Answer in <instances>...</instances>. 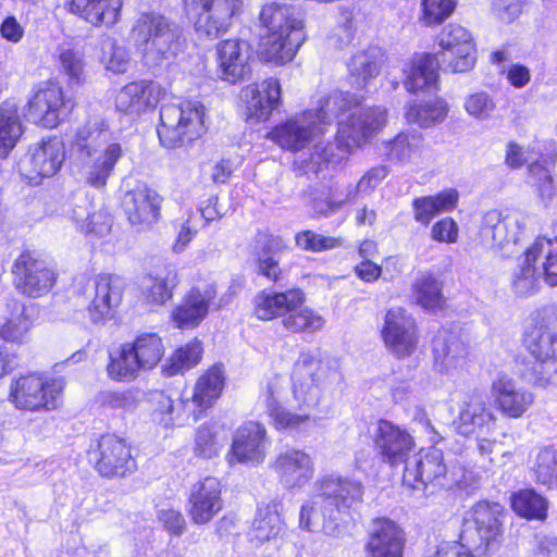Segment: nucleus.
<instances>
[{
	"mask_svg": "<svg viewBox=\"0 0 557 557\" xmlns=\"http://www.w3.org/2000/svg\"><path fill=\"white\" fill-rule=\"evenodd\" d=\"M314 117L322 124L337 119L334 143L350 156L382 133L388 123V111L382 106H367L362 96L338 91L319 99Z\"/></svg>",
	"mask_w": 557,
	"mask_h": 557,
	"instance_id": "f257e3e1",
	"label": "nucleus"
},
{
	"mask_svg": "<svg viewBox=\"0 0 557 557\" xmlns=\"http://www.w3.org/2000/svg\"><path fill=\"white\" fill-rule=\"evenodd\" d=\"M259 21L268 29L258 41L259 60L276 66L290 63L307 40L305 21L297 8L287 3H267L260 10Z\"/></svg>",
	"mask_w": 557,
	"mask_h": 557,
	"instance_id": "f03ea898",
	"label": "nucleus"
},
{
	"mask_svg": "<svg viewBox=\"0 0 557 557\" xmlns=\"http://www.w3.org/2000/svg\"><path fill=\"white\" fill-rule=\"evenodd\" d=\"M124 298V287L112 273L83 274L74 280L66 298L74 312H86L94 325L115 320Z\"/></svg>",
	"mask_w": 557,
	"mask_h": 557,
	"instance_id": "7ed1b4c3",
	"label": "nucleus"
},
{
	"mask_svg": "<svg viewBox=\"0 0 557 557\" xmlns=\"http://www.w3.org/2000/svg\"><path fill=\"white\" fill-rule=\"evenodd\" d=\"M522 345L534 358L525 374L534 386H548L557 373V306H545L531 313Z\"/></svg>",
	"mask_w": 557,
	"mask_h": 557,
	"instance_id": "20e7f679",
	"label": "nucleus"
},
{
	"mask_svg": "<svg viewBox=\"0 0 557 557\" xmlns=\"http://www.w3.org/2000/svg\"><path fill=\"white\" fill-rule=\"evenodd\" d=\"M207 132V108L201 101L184 98L160 108L157 136L161 147L188 148L201 140Z\"/></svg>",
	"mask_w": 557,
	"mask_h": 557,
	"instance_id": "39448f33",
	"label": "nucleus"
},
{
	"mask_svg": "<svg viewBox=\"0 0 557 557\" xmlns=\"http://www.w3.org/2000/svg\"><path fill=\"white\" fill-rule=\"evenodd\" d=\"M293 380V395L299 413L292 412L283 405L285 387L275 377L269 381L261 393L265 413L276 431L298 430L311 420V412L320 401L318 380Z\"/></svg>",
	"mask_w": 557,
	"mask_h": 557,
	"instance_id": "423d86ee",
	"label": "nucleus"
},
{
	"mask_svg": "<svg viewBox=\"0 0 557 557\" xmlns=\"http://www.w3.org/2000/svg\"><path fill=\"white\" fill-rule=\"evenodd\" d=\"M131 36L144 55L154 62L174 61L186 46L180 25L157 11L140 13L132 26Z\"/></svg>",
	"mask_w": 557,
	"mask_h": 557,
	"instance_id": "0eeeda50",
	"label": "nucleus"
},
{
	"mask_svg": "<svg viewBox=\"0 0 557 557\" xmlns=\"http://www.w3.org/2000/svg\"><path fill=\"white\" fill-rule=\"evenodd\" d=\"M66 381L46 371H29L10 384L9 400L21 411L49 413L62 408Z\"/></svg>",
	"mask_w": 557,
	"mask_h": 557,
	"instance_id": "6e6552de",
	"label": "nucleus"
},
{
	"mask_svg": "<svg viewBox=\"0 0 557 557\" xmlns=\"http://www.w3.org/2000/svg\"><path fill=\"white\" fill-rule=\"evenodd\" d=\"M77 101L57 78L35 84L24 106V116L33 125L52 131L71 121Z\"/></svg>",
	"mask_w": 557,
	"mask_h": 557,
	"instance_id": "1a4fd4ad",
	"label": "nucleus"
},
{
	"mask_svg": "<svg viewBox=\"0 0 557 557\" xmlns=\"http://www.w3.org/2000/svg\"><path fill=\"white\" fill-rule=\"evenodd\" d=\"M88 462L107 480L132 476L138 469V453L132 441L116 432H106L91 440L86 449Z\"/></svg>",
	"mask_w": 557,
	"mask_h": 557,
	"instance_id": "9d476101",
	"label": "nucleus"
},
{
	"mask_svg": "<svg viewBox=\"0 0 557 557\" xmlns=\"http://www.w3.org/2000/svg\"><path fill=\"white\" fill-rule=\"evenodd\" d=\"M183 16L195 34L208 40L226 35L244 13V0H181Z\"/></svg>",
	"mask_w": 557,
	"mask_h": 557,
	"instance_id": "9b49d317",
	"label": "nucleus"
},
{
	"mask_svg": "<svg viewBox=\"0 0 557 557\" xmlns=\"http://www.w3.org/2000/svg\"><path fill=\"white\" fill-rule=\"evenodd\" d=\"M12 284L22 296L37 299L50 294L59 281L55 264L38 250L23 249L11 264Z\"/></svg>",
	"mask_w": 557,
	"mask_h": 557,
	"instance_id": "f8f14e48",
	"label": "nucleus"
},
{
	"mask_svg": "<svg viewBox=\"0 0 557 557\" xmlns=\"http://www.w3.org/2000/svg\"><path fill=\"white\" fill-rule=\"evenodd\" d=\"M360 490H336L333 494L318 495L301 507L299 527L315 532L321 530L326 535L339 536L341 515L352 506Z\"/></svg>",
	"mask_w": 557,
	"mask_h": 557,
	"instance_id": "ddd939ff",
	"label": "nucleus"
},
{
	"mask_svg": "<svg viewBox=\"0 0 557 557\" xmlns=\"http://www.w3.org/2000/svg\"><path fill=\"white\" fill-rule=\"evenodd\" d=\"M380 337L389 355L396 360H405L419 350L421 331L413 314L396 306L385 311Z\"/></svg>",
	"mask_w": 557,
	"mask_h": 557,
	"instance_id": "4468645a",
	"label": "nucleus"
},
{
	"mask_svg": "<svg viewBox=\"0 0 557 557\" xmlns=\"http://www.w3.org/2000/svg\"><path fill=\"white\" fill-rule=\"evenodd\" d=\"M215 72L228 85L242 84L252 76L253 50L251 44L239 37L221 39L214 47Z\"/></svg>",
	"mask_w": 557,
	"mask_h": 557,
	"instance_id": "2eb2a0df",
	"label": "nucleus"
},
{
	"mask_svg": "<svg viewBox=\"0 0 557 557\" xmlns=\"http://www.w3.org/2000/svg\"><path fill=\"white\" fill-rule=\"evenodd\" d=\"M496 424L497 416L492 404L487 395L479 389H473L466 396L454 420V428L459 435L476 441L494 433Z\"/></svg>",
	"mask_w": 557,
	"mask_h": 557,
	"instance_id": "dca6fc26",
	"label": "nucleus"
},
{
	"mask_svg": "<svg viewBox=\"0 0 557 557\" xmlns=\"http://www.w3.org/2000/svg\"><path fill=\"white\" fill-rule=\"evenodd\" d=\"M372 443L379 459L391 468L406 465L416 448L408 430L383 418L376 421Z\"/></svg>",
	"mask_w": 557,
	"mask_h": 557,
	"instance_id": "f3484780",
	"label": "nucleus"
},
{
	"mask_svg": "<svg viewBox=\"0 0 557 557\" xmlns=\"http://www.w3.org/2000/svg\"><path fill=\"white\" fill-rule=\"evenodd\" d=\"M268 431L256 420L244 421L234 432L231 446L226 453L230 466L236 463L259 465L267 456L265 444Z\"/></svg>",
	"mask_w": 557,
	"mask_h": 557,
	"instance_id": "a211bd4d",
	"label": "nucleus"
},
{
	"mask_svg": "<svg viewBox=\"0 0 557 557\" xmlns=\"http://www.w3.org/2000/svg\"><path fill=\"white\" fill-rule=\"evenodd\" d=\"M163 200L152 187L138 184L125 193L121 207L128 223L138 231H145L160 220Z\"/></svg>",
	"mask_w": 557,
	"mask_h": 557,
	"instance_id": "6ab92c4d",
	"label": "nucleus"
},
{
	"mask_svg": "<svg viewBox=\"0 0 557 557\" xmlns=\"http://www.w3.org/2000/svg\"><path fill=\"white\" fill-rule=\"evenodd\" d=\"M166 97V89L153 79H138L124 85L115 95L114 106L124 115L139 116L153 111Z\"/></svg>",
	"mask_w": 557,
	"mask_h": 557,
	"instance_id": "aec40b11",
	"label": "nucleus"
},
{
	"mask_svg": "<svg viewBox=\"0 0 557 557\" xmlns=\"http://www.w3.org/2000/svg\"><path fill=\"white\" fill-rule=\"evenodd\" d=\"M218 297L216 285L193 286L172 309L170 320L180 330L198 327L208 317Z\"/></svg>",
	"mask_w": 557,
	"mask_h": 557,
	"instance_id": "412c9836",
	"label": "nucleus"
},
{
	"mask_svg": "<svg viewBox=\"0 0 557 557\" xmlns=\"http://www.w3.org/2000/svg\"><path fill=\"white\" fill-rule=\"evenodd\" d=\"M85 140L86 138L77 133L74 145L77 146L78 158L87 165L86 183L96 189H102L122 157V148L120 144L113 143L98 151Z\"/></svg>",
	"mask_w": 557,
	"mask_h": 557,
	"instance_id": "4be33fe9",
	"label": "nucleus"
},
{
	"mask_svg": "<svg viewBox=\"0 0 557 557\" xmlns=\"http://www.w3.org/2000/svg\"><path fill=\"white\" fill-rule=\"evenodd\" d=\"M226 369L223 362L218 361L206 368L196 379L193 386L190 403L194 421L207 416L208 411L221 398L226 386Z\"/></svg>",
	"mask_w": 557,
	"mask_h": 557,
	"instance_id": "5701e85b",
	"label": "nucleus"
},
{
	"mask_svg": "<svg viewBox=\"0 0 557 557\" xmlns=\"http://www.w3.org/2000/svg\"><path fill=\"white\" fill-rule=\"evenodd\" d=\"M288 249L286 239L269 228L258 230L255 235L253 263L257 275L272 284L283 281L285 274L275 258Z\"/></svg>",
	"mask_w": 557,
	"mask_h": 557,
	"instance_id": "b1692460",
	"label": "nucleus"
},
{
	"mask_svg": "<svg viewBox=\"0 0 557 557\" xmlns=\"http://www.w3.org/2000/svg\"><path fill=\"white\" fill-rule=\"evenodd\" d=\"M495 409L505 418L520 419L532 407L534 394L517 384L507 374H499L490 387Z\"/></svg>",
	"mask_w": 557,
	"mask_h": 557,
	"instance_id": "393cba45",
	"label": "nucleus"
},
{
	"mask_svg": "<svg viewBox=\"0 0 557 557\" xmlns=\"http://www.w3.org/2000/svg\"><path fill=\"white\" fill-rule=\"evenodd\" d=\"M541 263L545 282L550 286L557 285V238L537 236L523 252V263L518 280H534L539 274L537 263Z\"/></svg>",
	"mask_w": 557,
	"mask_h": 557,
	"instance_id": "a878e982",
	"label": "nucleus"
},
{
	"mask_svg": "<svg viewBox=\"0 0 557 557\" xmlns=\"http://www.w3.org/2000/svg\"><path fill=\"white\" fill-rule=\"evenodd\" d=\"M504 508L498 503L479 502L472 509L471 517L480 540L478 549L490 556L497 552L503 543Z\"/></svg>",
	"mask_w": 557,
	"mask_h": 557,
	"instance_id": "bb28decb",
	"label": "nucleus"
},
{
	"mask_svg": "<svg viewBox=\"0 0 557 557\" xmlns=\"http://www.w3.org/2000/svg\"><path fill=\"white\" fill-rule=\"evenodd\" d=\"M405 536L401 529L387 518H376L368 531L364 557H403Z\"/></svg>",
	"mask_w": 557,
	"mask_h": 557,
	"instance_id": "cd10ccee",
	"label": "nucleus"
},
{
	"mask_svg": "<svg viewBox=\"0 0 557 557\" xmlns=\"http://www.w3.org/2000/svg\"><path fill=\"white\" fill-rule=\"evenodd\" d=\"M123 0H66V11L95 28H112L122 16Z\"/></svg>",
	"mask_w": 557,
	"mask_h": 557,
	"instance_id": "c85d7f7f",
	"label": "nucleus"
},
{
	"mask_svg": "<svg viewBox=\"0 0 557 557\" xmlns=\"http://www.w3.org/2000/svg\"><path fill=\"white\" fill-rule=\"evenodd\" d=\"M239 98L247 120L267 121L281 102V85L275 78L264 81L262 90L249 84L242 88Z\"/></svg>",
	"mask_w": 557,
	"mask_h": 557,
	"instance_id": "c756f323",
	"label": "nucleus"
},
{
	"mask_svg": "<svg viewBox=\"0 0 557 557\" xmlns=\"http://www.w3.org/2000/svg\"><path fill=\"white\" fill-rule=\"evenodd\" d=\"M8 308L9 315L0 323V341L16 346L25 345L37 323L38 308L18 300H13Z\"/></svg>",
	"mask_w": 557,
	"mask_h": 557,
	"instance_id": "7c9ffc66",
	"label": "nucleus"
},
{
	"mask_svg": "<svg viewBox=\"0 0 557 557\" xmlns=\"http://www.w3.org/2000/svg\"><path fill=\"white\" fill-rule=\"evenodd\" d=\"M299 288L258 292L251 300V315L262 322L284 320L288 311L299 302L297 296Z\"/></svg>",
	"mask_w": 557,
	"mask_h": 557,
	"instance_id": "2f4dec72",
	"label": "nucleus"
},
{
	"mask_svg": "<svg viewBox=\"0 0 557 557\" xmlns=\"http://www.w3.org/2000/svg\"><path fill=\"white\" fill-rule=\"evenodd\" d=\"M180 285V276L173 267H164L156 273L145 276V284L139 292V300L149 310H156L171 302Z\"/></svg>",
	"mask_w": 557,
	"mask_h": 557,
	"instance_id": "473e14b6",
	"label": "nucleus"
},
{
	"mask_svg": "<svg viewBox=\"0 0 557 557\" xmlns=\"http://www.w3.org/2000/svg\"><path fill=\"white\" fill-rule=\"evenodd\" d=\"M280 482L290 487L309 484L313 476L310 456L301 449H290L278 454L271 465Z\"/></svg>",
	"mask_w": 557,
	"mask_h": 557,
	"instance_id": "72a5a7b5",
	"label": "nucleus"
},
{
	"mask_svg": "<svg viewBox=\"0 0 557 557\" xmlns=\"http://www.w3.org/2000/svg\"><path fill=\"white\" fill-rule=\"evenodd\" d=\"M64 159V145L57 136L41 140L32 152L28 178L42 180L54 176L61 170Z\"/></svg>",
	"mask_w": 557,
	"mask_h": 557,
	"instance_id": "f704fd0d",
	"label": "nucleus"
},
{
	"mask_svg": "<svg viewBox=\"0 0 557 557\" xmlns=\"http://www.w3.org/2000/svg\"><path fill=\"white\" fill-rule=\"evenodd\" d=\"M445 474L446 465L444 463L443 453L435 447L422 448L419 451L416 466L412 469L405 467L403 484L407 487H416V484H422L426 487L434 484L436 480L444 478Z\"/></svg>",
	"mask_w": 557,
	"mask_h": 557,
	"instance_id": "c9c22d12",
	"label": "nucleus"
},
{
	"mask_svg": "<svg viewBox=\"0 0 557 557\" xmlns=\"http://www.w3.org/2000/svg\"><path fill=\"white\" fill-rule=\"evenodd\" d=\"M443 287V281L434 272L426 271L414 278L411 293L416 304L423 310L432 313L443 312L448 308Z\"/></svg>",
	"mask_w": 557,
	"mask_h": 557,
	"instance_id": "e433bc0d",
	"label": "nucleus"
},
{
	"mask_svg": "<svg viewBox=\"0 0 557 557\" xmlns=\"http://www.w3.org/2000/svg\"><path fill=\"white\" fill-rule=\"evenodd\" d=\"M449 112L450 106L447 100L434 95L429 99L408 103L405 109V119L420 128H431L444 123Z\"/></svg>",
	"mask_w": 557,
	"mask_h": 557,
	"instance_id": "4c0bfd02",
	"label": "nucleus"
},
{
	"mask_svg": "<svg viewBox=\"0 0 557 557\" xmlns=\"http://www.w3.org/2000/svg\"><path fill=\"white\" fill-rule=\"evenodd\" d=\"M438 57L435 53H423L413 59L408 67L405 86L411 94L429 89L438 90Z\"/></svg>",
	"mask_w": 557,
	"mask_h": 557,
	"instance_id": "58836bf2",
	"label": "nucleus"
},
{
	"mask_svg": "<svg viewBox=\"0 0 557 557\" xmlns=\"http://www.w3.org/2000/svg\"><path fill=\"white\" fill-rule=\"evenodd\" d=\"M299 302L288 311L282 326L290 334L312 335L320 332L325 325V319L317 310L306 307L307 295L304 289L298 290Z\"/></svg>",
	"mask_w": 557,
	"mask_h": 557,
	"instance_id": "ea45409f",
	"label": "nucleus"
},
{
	"mask_svg": "<svg viewBox=\"0 0 557 557\" xmlns=\"http://www.w3.org/2000/svg\"><path fill=\"white\" fill-rule=\"evenodd\" d=\"M277 504L272 502L260 504L247 537L255 546H260L265 542L276 539L284 529L282 518L278 512Z\"/></svg>",
	"mask_w": 557,
	"mask_h": 557,
	"instance_id": "a19ab883",
	"label": "nucleus"
},
{
	"mask_svg": "<svg viewBox=\"0 0 557 557\" xmlns=\"http://www.w3.org/2000/svg\"><path fill=\"white\" fill-rule=\"evenodd\" d=\"M268 138L284 150L296 153L305 149L312 140L310 126L290 117L275 124Z\"/></svg>",
	"mask_w": 557,
	"mask_h": 557,
	"instance_id": "79ce46f5",
	"label": "nucleus"
},
{
	"mask_svg": "<svg viewBox=\"0 0 557 557\" xmlns=\"http://www.w3.org/2000/svg\"><path fill=\"white\" fill-rule=\"evenodd\" d=\"M203 355V342L198 337H193L188 342L178 345L171 352L166 362L162 366L161 372L166 377L183 374L197 367Z\"/></svg>",
	"mask_w": 557,
	"mask_h": 557,
	"instance_id": "37998d69",
	"label": "nucleus"
},
{
	"mask_svg": "<svg viewBox=\"0 0 557 557\" xmlns=\"http://www.w3.org/2000/svg\"><path fill=\"white\" fill-rule=\"evenodd\" d=\"M432 354L434 364L440 371H448L462 366L468 355L467 347L456 336L447 333H437L432 338Z\"/></svg>",
	"mask_w": 557,
	"mask_h": 557,
	"instance_id": "c03bdc74",
	"label": "nucleus"
},
{
	"mask_svg": "<svg viewBox=\"0 0 557 557\" xmlns=\"http://www.w3.org/2000/svg\"><path fill=\"white\" fill-rule=\"evenodd\" d=\"M24 134L17 104L8 100L0 104V159H7Z\"/></svg>",
	"mask_w": 557,
	"mask_h": 557,
	"instance_id": "a18cd8bd",
	"label": "nucleus"
},
{
	"mask_svg": "<svg viewBox=\"0 0 557 557\" xmlns=\"http://www.w3.org/2000/svg\"><path fill=\"white\" fill-rule=\"evenodd\" d=\"M127 343L143 371L154 369L165 355L163 339L156 332H139Z\"/></svg>",
	"mask_w": 557,
	"mask_h": 557,
	"instance_id": "49530a36",
	"label": "nucleus"
},
{
	"mask_svg": "<svg viewBox=\"0 0 557 557\" xmlns=\"http://www.w3.org/2000/svg\"><path fill=\"white\" fill-rule=\"evenodd\" d=\"M108 377L113 382L128 383L143 371L127 342L109 354L106 367Z\"/></svg>",
	"mask_w": 557,
	"mask_h": 557,
	"instance_id": "de8ad7c7",
	"label": "nucleus"
},
{
	"mask_svg": "<svg viewBox=\"0 0 557 557\" xmlns=\"http://www.w3.org/2000/svg\"><path fill=\"white\" fill-rule=\"evenodd\" d=\"M223 507L220 490H193L187 511L196 524L208 523Z\"/></svg>",
	"mask_w": 557,
	"mask_h": 557,
	"instance_id": "09e8293b",
	"label": "nucleus"
},
{
	"mask_svg": "<svg viewBox=\"0 0 557 557\" xmlns=\"http://www.w3.org/2000/svg\"><path fill=\"white\" fill-rule=\"evenodd\" d=\"M424 137L417 131H401L384 143L387 159L406 163L423 145Z\"/></svg>",
	"mask_w": 557,
	"mask_h": 557,
	"instance_id": "8fccbe9b",
	"label": "nucleus"
},
{
	"mask_svg": "<svg viewBox=\"0 0 557 557\" xmlns=\"http://www.w3.org/2000/svg\"><path fill=\"white\" fill-rule=\"evenodd\" d=\"M148 409L151 420L162 428H173L181 414L175 412L174 400L164 392L154 389L148 395Z\"/></svg>",
	"mask_w": 557,
	"mask_h": 557,
	"instance_id": "3c124183",
	"label": "nucleus"
},
{
	"mask_svg": "<svg viewBox=\"0 0 557 557\" xmlns=\"http://www.w3.org/2000/svg\"><path fill=\"white\" fill-rule=\"evenodd\" d=\"M511 507L520 517L544 519L547 511V500L535 490H519L511 496Z\"/></svg>",
	"mask_w": 557,
	"mask_h": 557,
	"instance_id": "603ef678",
	"label": "nucleus"
},
{
	"mask_svg": "<svg viewBox=\"0 0 557 557\" xmlns=\"http://www.w3.org/2000/svg\"><path fill=\"white\" fill-rule=\"evenodd\" d=\"M458 0H421L419 21L425 27L443 25L453 16Z\"/></svg>",
	"mask_w": 557,
	"mask_h": 557,
	"instance_id": "864d4df0",
	"label": "nucleus"
},
{
	"mask_svg": "<svg viewBox=\"0 0 557 557\" xmlns=\"http://www.w3.org/2000/svg\"><path fill=\"white\" fill-rule=\"evenodd\" d=\"M533 471L539 484L557 485V449L554 446H545L540 449Z\"/></svg>",
	"mask_w": 557,
	"mask_h": 557,
	"instance_id": "5fc2aeb1",
	"label": "nucleus"
},
{
	"mask_svg": "<svg viewBox=\"0 0 557 557\" xmlns=\"http://www.w3.org/2000/svg\"><path fill=\"white\" fill-rule=\"evenodd\" d=\"M61 72L70 85H83L86 82L85 61L83 54L75 49H63L58 54Z\"/></svg>",
	"mask_w": 557,
	"mask_h": 557,
	"instance_id": "6e6d98bb",
	"label": "nucleus"
},
{
	"mask_svg": "<svg viewBox=\"0 0 557 557\" xmlns=\"http://www.w3.org/2000/svg\"><path fill=\"white\" fill-rule=\"evenodd\" d=\"M475 45L467 46L455 51H437L440 64L443 63L453 73H467L475 64Z\"/></svg>",
	"mask_w": 557,
	"mask_h": 557,
	"instance_id": "4d7b16f0",
	"label": "nucleus"
},
{
	"mask_svg": "<svg viewBox=\"0 0 557 557\" xmlns=\"http://www.w3.org/2000/svg\"><path fill=\"white\" fill-rule=\"evenodd\" d=\"M222 448L218 432L211 424L203 423L197 428L194 437V453L197 457L209 459L216 456Z\"/></svg>",
	"mask_w": 557,
	"mask_h": 557,
	"instance_id": "13d9d810",
	"label": "nucleus"
},
{
	"mask_svg": "<svg viewBox=\"0 0 557 557\" xmlns=\"http://www.w3.org/2000/svg\"><path fill=\"white\" fill-rule=\"evenodd\" d=\"M295 243L302 250L322 252L339 247L343 240L339 237L324 236L311 230H302L296 233Z\"/></svg>",
	"mask_w": 557,
	"mask_h": 557,
	"instance_id": "bf43d9fd",
	"label": "nucleus"
},
{
	"mask_svg": "<svg viewBox=\"0 0 557 557\" xmlns=\"http://www.w3.org/2000/svg\"><path fill=\"white\" fill-rule=\"evenodd\" d=\"M467 46L475 45L471 34L463 26L450 23L443 30L438 41L440 51H455Z\"/></svg>",
	"mask_w": 557,
	"mask_h": 557,
	"instance_id": "052dcab7",
	"label": "nucleus"
},
{
	"mask_svg": "<svg viewBox=\"0 0 557 557\" xmlns=\"http://www.w3.org/2000/svg\"><path fill=\"white\" fill-rule=\"evenodd\" d=\"M463 108L470 116L484 120L492 114L496 104L486 91H475L465 99Z\"/></svg>",
	"mask_w": 557,
	"mask_h": 557,
	"instance_id": "680f3d73",
	"label": "nucleus"
},
{
	"mask_svg": "<svg viewBox=\"0 0 557 557\" xmlns=\"http://www.w3.org/2000/svg\"><path fill=\"white\" fill-rule=\"evenodd\" d=\"M321 370L322 360L309 351H302L294 363L292 379L319 381L318 373Z\"/></svg>",
	"mask_w": 557,
	"mask_h": 557,
	"instance_id": "e2e57ef3",
	"label": "nucleus"
},
{
	"mask_svg": "<svg viewBox=\"0 0 557 557\" xmlns=\"http://www.w3.org/2000/svg\"><path fill=\"white\" fill-rule=\"evenodd\" d=\"M431 237L437 243L455 244L459 237V227L453 218H442L432 225Z\"/></svg>",
	"mask_w": 557,
	"mask_h": 557,
	"instance_id": "0e129e2a",
	"label": "nucleus"
},
{
	"mask_svg": "<svg viewBox=\"0 0 557 557\" xmlns=\"http://www.w3.org/2000/svg\"><path fill=\"white\" fill-rule=\"evenodd\" d=\"M532 150L525 148L515 140H509L506 145L504 163L510 170H520L528 165Z\"/></svg>",
	"mask_w": 557,
	"mask_h": 557,
	"instance_id": "69168bd1",
	"label": "nucleus"
},
{
	"mask_svg": "<svg viewBox=\"0 0 557 557\" xmlns=\"http://www.w3.org/2000/svg\"><path fill=\"white\" fill-rule=\"evenodd\" d=\"M411 207L414 221L423 226H428L438 215V210L430 195L413 198Z\"/></svg>",
	"mask_w": 557,
	"mask_h": 557,
	"instance_id": "338daca9",
	"label": "nucleus"
},
{
	"mask_svg": "<svg viewBox=\"0 0 557 557\" xmlns=\"http://www.w3.org/2000/svg\"><path fill=\"white\" fill-rule=\"evenodd\" d=\"M158 518L163 528L175 536H181L186 530V521L181 511L174 509H161Z\"/></svg>",
	"mask_w": 557,
	"mask_h": 557,
	"instance_id": "774afa93",
	"label": "nucleus"
}]
</instances>
